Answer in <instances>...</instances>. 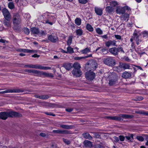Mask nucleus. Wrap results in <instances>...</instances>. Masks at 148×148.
Masks as SVG:
<instances>
[{"mask_svg": "<svg viewBox=\"0 0 148 148\" xmlns=\"http://www.w3.org/2000/svg\"><path fill=\"white\" fill-rule=\"evenodd\" d=\"M134 117L132 115H128L126 114H121L118 116H106L105 117L106 119L117 121H122L123 119H132Z\"/></svg>", "mask_w": 148, "mask_h": 148, "instance_id": "f257e3e1", "label": "nucleus"}, {"mask_svg": "<svg viewBox=\"0 0 148 148\" xmlns=\"http://www.w3.org/2000/svg\"><path fill=\"white\" fill-rule=\"evenodd\" d=\"M103 62L106 65L110 66H113L116 64L114 58L111 56H108L104 58Z\"/></svg>", "mask_w": 148, "mask_h": 148, "instance_id": "f03ea898", "label": "nucleus"}, {"mask_svg": "<svg viewBox=\"0 0 148 148\" xmlns=\"http://www.w3.org/2000/svg\"><path fill=\"white\" fill-rule=\"evenodd\" d=\"M48 39L53 43H55L58 41V38L56 34L52 31L50 30L48 32Z\"/></svg>", "mask_w": 148, "mask_h": 148, "instance_id": "7ed1b4c3", "label": "nucleus"}, {"mask_svg": "<svg viewBox=\"0 0 148 148\" xmlns=\"http://www.w3.org/2000/svg\"><path fill=\"white\" fill-rule=\"evenodd\" d=\"M21 21L20 15L18 13H14L12 16L13 24L15 25L19 24Z\"/></svg>", "mask_w": 148, "mask_h": 148, "instance_id": "20e7f679", "label": "nucleus"}, {"mask_svg": "<svg viewBox=\"0 0 148 148\" xmlns=\"http://www.w3.org/2000/svg\"><path fill=\"white\" fill-rule=\"evenodd\" d=\"M133 35L134 38H135V40L137 44L138 45H139L140 43L142 41V40L141 39V34L138 32L137 30H135Z\"/></svg>", "mask_w": 148, "mask_h": 148, "instance_id": "39448f33", "label": "nucleus"}, {"mask_svg": "<svg viewBox=\"0 0 148 148\" xmlns=\"http://www.w3.org/2000/svg\"><path fill=\"white\" fill-rule=\"evenodd\" d=\"M24 67H26L29 68L38 69L41 70L46 69V67L42 66L39 64H30L28 65H25L24 66Z\"/></svg>", "mask_w": 148, "mask_h": 148, "instance_id": "423d86ee", "label": "nucleus"}, {"mask_svg": "<svg viewBox=\"0 0 148 148\" xmlns=\"http://www.w3.org/2000/svg\"><path fill=\"white\" fill-rule=\"evenodd\" d=\"M2 11L5 19L8 20L11 19V15L8 9L4 8L2 10Z\"/></svg>", "mask_w": 148, "mask_h": 148, "instance_id": "0eeeda50", "label": "nucleus"}, {"mask_svg": "<svg viewBox=\"0 0 148 148\" xmlns=\"http://www.w3.org/2000/svg\"><path fill=\"white\" fill-rule=\"evenodd\" d=\"M95 74L92 72H86L85 74V77L86 78L89 80H92L95 78Z\"/></svg>", "mask_w": 148, "mask_h": 148, "instance_id": "6e6552de", "label": "nucleus"}, {"mask_svg": "<svg viewBox=\"0 0 148 148\" xmlns=\"http://www.w3.org/2000/svg\"><path fill=\"white\" fill-rule=\"evenodd\" d=\"M116 41L115 40H109L105 42V46L108 47L110 46H117Z\"/></svg>", "mask_w": 148, "mask_h": 148, "instance_id": "1a4fd4ad", "label": "nucleus"}, {"mask_svg": "<svg viewBox=\"0 0 148 148\" xmlns=\"http://www.w3.org/2000/svg\"><path fill=\"white\" fill-rule=\"evenodd\" d=\"M8 117H21L22 115L18 112L14 111H10L7 112Z\"/></svg>", "mask_w": 148, "mask_h": 148, "instance_id": "9d476101", "label": "nucleus"}, {"mask_svg": "<svg viewBox=\"0 0 148 148\" xmlns=\"http://www.w3.org/2000/svg\"><path fill=\"white\" fill-rule=\"evenodd\" d=\"M23 91H24L22 89L8 90L0 92V93L4 94L7 93L21 92H23Z\"/></svg>", "mask_w": 148, "mask_h": 148, "instance_id": "9b49d317", "label": "nucleus"}, {"mask_svg": "<svg viewBox=\"0 0 148 148\" xmlns=\"http://www.w3.org/2000/svg\"><path fill=\"white\" fill-rule=\"evenodd\" d=\"M130 67V64L127 63H119V66L117 67L118 69H119L120 68H122L123 69H129Z\"/></svg>", "mask_w": 148, "mask_h": 148, "instance_id": "f8f14e48", "label": "nucleus"}, {"mask_svg": "<svg viewBox=\"0 0 148 148\" xmlns=\"http://www.w3.org/2000/svg\"><path fill=\"white\" fill-rule=\"evenodd\" d=\"M86 65L89 66L90 67H91L93 69H95L97 67V64L95 61L91 60L87 63Z\"/></svg>", "mask_w": 148, "mask_h": 148, "instance_id": "ddd939ff", "label": "nucleus"}, {"mask_svg": "<svg viewBox=\"0 0 148 148\" xmlns=\"http://www.w3.org/2000/svg\"><path fill=\"white\" fill-rule=\"evenodd\" d=\"M72 72L73 75L76 77H79L82 74V72L80 69H73Z\"/></svg>", "mask_w": 148, "mask_h": 148, "instance_id": "4468645a", "label": "nucleus"}, {"mask_svg": "<svg viewBox=\"0 0 148 148\" xmlns=\"http://www.w3.org/2000/svg\"><path fill=\"white\" fill-rule=\"evenodd\" d=\"M66 71H69L73 67L72 64L69 62H65L64 63L62 66Z\"/></svg>", "mask_w": 148, "mask_h": 148, "instance_id": "2eb2a0df", "label": "nucleus"}, {"mask_svg": "<svg viewBox=\"0 0 148 148\" xmlns=\"http://www.w3.org/2000/svg\"><path fill=\"white\" fill-rule=\"evenodd\" d=\"M116 12L118 14H123L125 12V10L124 9V7H116Z\"/></svg>", "mask_w": 148, "mask_h": 148, "instance_id": "dca6fc26", "label": "nucleus"}, {"mask_svg": "<svg viewBox=\"0 0 148 148\" xmlns=\"http://www.w3.org/2000/svg\"><path fill=\"white\" fill-rule=\"evenodd\" d=\"M101 47H98L97 49L95 52H97L98 51V52L102 53L103 54H107V51L106 49L104 48H101Z\"/></svg>", "mask_w": 148, "mask_h": 148, "instance_id": "f3484780", "label": "nucleus"}, {"mask_svg": "<svg viewBox=\"0 0 148 148\" xmlns=\"http://www.w3.org/2000/svg\"><path fill=\"white\" fill-rule=\"evenodd\" d=\"M95 11L96 14L99 16H101L103 14V10L99 8L95 7Z\"/></svg>", "mask_w": 148, "mask_h": 148, "instance_id": "a211bd4d", "label": "nucleus"}, {"mask_svg": "<svg viewBox=\"0 0 148 148\" xmlns=\"http://www.w3.org/2000/svg\"><path fill=\"white\" fill-rule=\"evenodd\" d=\"M8 117L7 112H2L0 113V119L3 120L6 119Z\"/></svg>", "mask_w": 148, "mask_h": 148, "instance_id": "6ab92c4d", "label": "nucleus"}, {"mask_svg": "<svg viewBox=\"0 0 148 148\" xmlns=\"http://www.w3.org/2000/svg\"><path fill=\"white\" fill-rule=\"evenodd\" d=\"M116 48L115 47L111 48L109 49V52L114 56H116L118 54Z\"/></svg>", "mask_w": 148, "mask_h": 148, "instance_id": "aec40b11", "label": "nucleus"}, {"mask_svg": "<svg viewBox=\"0 0 148 148\" xmlns=\"http://www.w3.org/2000/svg\"><path fill=\"white\" fill-rule=\"evenodd\" d=\"M32 73L35 76H39L42 75H44L45 73H43L40 71L33 69L32 71Z\"/></svg>", "mask_w": 148, "mask_h": 148, "instance_id": "412c9836", "label": "nucleus"}, {"mask_svg": "<svg viewBox=\"0 0 148 148\" xmlns=\"http://www.w3.org/2000/svg\"><path fill=\"white\" fill-rule=\"evenodd\" d=\"M31 33L34 34H38L39 33V29L36 27H32L30 29Z\"/></svg>", "mask_w": 148, "mask_h": 148, "instance_id": "4be33fe9", "label": "nucleus"}, {"mask_svg": "<svg viewBox=\"0 0 148 148\" xmlns=\"http://www.w3.org/2000/svg\"><path fill=\"white\" fill-rule=\"evenodd\" d=\"M60 127L64 129H73L74 128V126L73 125H60Z\"/></svg>", "mask_w": 148, "mask_h": 148, "instance_id": "5701e85b", "label": "nucleus"}, {"mask_svg": "<svg viewBox=\"0 0 148 148\" xmlns=\"http://www.w3.org/2000/svg\"><path fill=\"white\" fill-rule=\"evenodd\" d=\"M121 16V19L125 21H128L130 17L129 14L127 13H124Z\"/></svg>", "mask_w": 148, "mask_h": 148, "instance_id": "b1692460", "label": "nucleus"}, {"mask_svg": "<svg viewBox=\"0 0 148 148\" xmlns=\"http://www.w3.org/2000/svg\"><path fill=\"white\" fill-rule=\"evenodd\" d=\"M131 73L127 72H124L122 74V77L125 79L129 78L131 77Z\"/></svg>", "mask_w": 148, "mask_h": 148, "instance_id": "393cba45", "label": "nucleus"}, {"mask_svg": "<svg viewBox=\"0 0 148 148\" xmlns=\"http://www.w3.org/2000/svg\"><path fill=\"white\" fill-rule=\"evenodd\" d=\"M83 137L86 139L89 140H91L92 139V137L88 133H84L82 134Z\"/></svg>", "mask_w": 148, "mask_h": 148, "instance_id": "a878e982", "label": "nucleus"}, {"mask_svg": "<svg viewBox=\"0 0 148 148\" xmlns=\"http://www.w3.org/2000/svg\"><path fill=\"white\" fill-rule=\"evenodd\" d=\"M83 143L86 147H91L92 146L91 142L88 140H85L84 141Z\"/></svg>", "mask_w": 148, "mask_h": 148, "instance_id": "bb28decb", "label": "nucleus"}, {"mask_svg": "<svg viewBox=\"0 0 148 148\" xmlns=\"http://www.w3.org/2000/svg\"><path fill=\"white\" fill-rule=\"evenodd\" d=\"M11 19L8 20L5 19L3 21V24L6 26L8 27L10 26L11 23L10 22Z\"/></svg>", "mask_w": 148, "mask_h": 148, "instance_id": "cd10ccee", "label": "nucleus"}, {"mask_svg": "<svg viewBox=\"0 0 148 148\" xmlns=\"http://www.w3.org/2000/svg\"><path fill=\"white\" fill-rule=\"evenodd\" d=\"M114 8L110 6H107L106 8V11L108 13H112L114 10Z\"/></svg>", "mask_w": 148, "mask_h": 148, "instance_id": "c85d7f7f", "label": "nucleus"}, {"mask_svg": "<svg viewBox=\"0 0 148 148\" xmlns=\"http://www.w3.org/2000/svg\"><path fill=\"white\" fill-rule=\"evenodd\" d=\"M34 96L36 98L41 99H45L46 98V96L45 95H35Z\"/></svg>", "mask_w": 148, "mask_h": 148, "instance_id": "c756f323", "label": "nucleus"}, {"mask_svg": "<svg viewBox=\"0 0 148 148\" xmlns=\"http://www.w3.org/2000/svg\"><path fill=\"white\" fill-rule=\"evenodd\" d=\"M92 55L91 54H90L89 55L87 56L84 57H75V58L74 59L76 60H79L82 59H86L89 57H92Z\"/></svg>", "mask_w": 148, "mask_h": 148, "instance_id": "7c9ffc66", "label": "nucleus"}, {"mask_svg": "<svg viewBox=\"0 0 148 148\" xmlns=\"http://www.w3.org/2000/svg\"><path fill=\"white\" fill-rule=\"evenodd\" d=\"M90 51V49L87 47L80 51V52L82 54H85Z\"/></svg>", "mask_w": 148, "mask_h": 148, "instance_id": "2f4dec72", "label": "nucleus"}, {"mask_svg": "<svg viewBox=\"0 0 148 148\" xmlns=\"http://www.w3.org/2000/svg\"><path fill=\"white\" fill-rule=\"evenodd\" d=\"M74 69H80L81 66L80 64L77 63H75L73 65H72Z\"/></svg>", "mask_w": 148, "mask_h": 148, "instance_id": "473e14b6", "label": "nucleus"}, {"mask_svg": "<svg viewBox=\"0 0 148 148\" xmlns=\"http://www.w3.org/2000/svg\"><path fill=\"white\" fill-rule=\"evenodd\" d=\"M125 138L128 140H132L134 139L133 134H128L127 135L125 136Z\"/></svg>", "mask_w": 148, "mask_h": 148, "instance_id": "72a5a7b5", "label": "nucleus"}, {"mask_svg": "<svg viewBox=\"0 0 148 148\" xmlns=\"http://www.w3.org/2000/svg\"><path fill=\"white\" fill-rule=\"evenodd\" d=\"M75 24L77 25H79L81 23V19L80 18H77L75 20Z\"/></svg>", "mask_w": 148, "mask_h": 148, "instance_id": "f704fd0d", "label": "nucleus"}, {"mask_svg": "<svg viewBox=\"0 0 148 148\" xmlns=\"http://www.w3.org/2000/svg\"><path fill=\"white\" fill-rule=\"evenodd\" d=\"M136 113L137 114H143L146 116H148V111H136Z\"/></svg>", "mask_w": 148, "mask_h": 148, "instance_id": "c9c22d12", "label": "nucleus"}, {"mask_svg": "<svg viewBox=\"0 0 148 148\" xmlns=\"http://www.w3.org/2000/svg\"><path fill=\"white\" fill-rule=\"evenodd\" d=\"M67 53L71 54L74 53L73 49L70 47H68L67 48Z\"/></svg>", "mask_w": 148, "mask_h": 148, "instance_id": "e433bc0d", "label": "nucleus"}, {"mask_svg": "<svg viewBox=\"0 0 148 148\" xmlns=\"http://www.w3.org/2000/svg\"><path fill=\"white\" fill-rule=\"evenodd\" d=\"M118 53L119 52H121V53H124L125 51H124L123 47H121V46H119L118 47L116 48Z\"/></svg>", "mask_w": 148, "mask_h": 148, "instance_id": "4c0bfd02", "label": "nucleus"}, {"mask_svg": "<svg viewBox=\"0 0 148 148\" xmlns=\"http://www.w3.org/2000/svg\"><path fill=\"white\" fill-rule=\"evenodd\" d=\"M77 35L79 36H81L83 34V30L82 29H77L76 31Z\"/></svg>", "mask_w": 148, "mask_h": 148, "instance_id": "58836bf2", "label": "nucleus"}, {"mask_svg": "<svg viewBox=\"0 0 148 148\" xmlns=\"http://www.w3.org/2000/svg\"><path fill=\"white\" fill-rule=\"evenodd\" d=\"M86 28L89 31L92 32L93 31V28L91 25L89 24H87L86 25Z\"/></svg>", "mask_w": 148, "mask_h": 148, "instance_id": "ea45409f", "label": "nucleus"}, {"mask_svg": "<svg viewBox=\"0 0 148 148\" xmlns=\"http://www.w3.org/2000/svg\"><path fill=\"white\" fill-rule=\"evenodd\" d=\"M47 107H49L51 108L57 107V105L56 104L50 103H47Z\"/></svg>", "mask_w": 148, "mask_h": 148, "instance_id": "a19ab883", "label": "nucleus"}, {"mask_svg": "<svg viewBox=\"0 0 148 148\" xmlns=\"http://www.w3.org/2000/svg\"><path fill=\"white\" fill-rule=\"evenodd\" d=\"M8 7L9 8L12 10L14 8V5L13 2H10L8 4Z\"/></svg>", "mask_w": 148, "mask_h": 148, "instance_id": "79ce46f5", "label": "nucleus"}, {"mask_svg": "<svg viewBox=\"0 0 148 148\" xmlns=\"http://www.w3.org/2000/svg\"><path fill=\"white\" fill-rule=\"evenodd\" d=\"M62 140L63 142L67 145H69L71 143V142L70 140L64 138H62Z\"/></svg>", "mask_w": 148, "mask_h": 148, "instance_id": "37998d69", "label": "nucleus"}, {"mask_svg": "<svg viewBox=\"0 0 148 148\" xmlns=\"http://www.w3.org/2000/svg\"><path fill=\"white\" fill-rule=\"evenodd\" d=\"M117 80L116 79H112L109 81V84L110 86H112L116 84Z\"/></svg>", "mask_w": 148, "mask_h": 148, "instance_id": "c03bdc74", "label": "nucleus"}, {"mask_svg": "<svg viewBox=\"0 0 148 148\" xmlns=\"http://www.w3.org/2000/svg\"><path fill=\"white\" fill-rule=\"evenodd\" d=\"M23 30L24 33L27 35H28L30 33V31L29 29L26 27L23 28Z\"/></svg>", "mask_w": 148, "mask_h": 148, "instance_id": "a18cd8bd", "label": "nucleus"}, {"mask_svg": "<svg viewBox=\"0 0 148 148\" xmlns=\"http://www.w3.org/2000/svg\"><path fill=\"white\" fill-rule=\"evenodd\" d=\"M71 131L67 130H62V134H71Z\"/></svg>", "mask_w": 148, "mask_h": 148, "instance_id": "49530a36", "label": "nucleus"}, {"mask_svg": "<svg viewBox=\"0 0 148 148\" xmlns=\"http://www.w3.org/2000/svg\"><path fill=\"white\" fill-rule=\"evenodd\" d=\"M72 37L71 36H69V39L67 42V44L69 46L72 43Z\"/></svg>", "mask_w": 148, "mask_h": 148, "instance_id": "de8ad7c7", "label": "nucleus"}, {"mask_svg": "<svg viewBox=\"0 0 148 148\" xmlns=\"http://www.w3.org/2000/svg\"><path fill=\"white\" fill-rule=\"evenodd\" d=\"M96 31L97 33L99 35H101L102 34L103 32L100 28H97L96 29Z\"/></svg>", "mask_w": 148, "mask_h": 148, "instance_id": "09e8293b", "label": "nucleus"}, {"mask_svg": "<svg viewBox=\"0 0 148 148\" xmlns=\"http://www.w3.org/2000/svg\"><path fill=\"white\" fill-rule=\"evenodd\" d=\"M143 37L147 38L148 37V32L147 31H144L143 32Z\"/></svg>", "mask_w": 148, "mask_h": 148, "instance_id": "8fccbe9b", "label": "nucleus"}, {"mask_svg": "<svg viewBox=\"0 0 148 148\" xmlns=\"http://www.w3.org/2000/svg\"><path fill=\"white\" fill-rule=\"evenodd\" d=\"M110 3V5H112V6H113L114 7H115L118 5V3L116 1H112Z\"/></svg>", "mask_w": 148, "mask_h": 148, "instance_id": "3c124183", "label": "nucleus"}, {"mask_svg": "<svg viewBox=\"0 0 148 148\" xmlns=\"http://www.w3.org/2000/svg\"><path fill=\"white\" fill-rule=\"evenodd\" d=\"M53 132L55 134H62V130H53Z\"/></svg>", "mask_w": 148, "mask_h": 148, "instance_id": "603ef678", "label": "nucleus"}, {"mask_svg": "<svg viewBox=\"0 0 148 148\" xmlns=\"http://www.w3.org/2000/svg\"><path fill=\"white\" fill-rule=\"evenodd\" d=\"M114 36L117 40H120L121 39V36L119 35H114Z\"/></svg>", "mask_w": 148, "mask_h": 148, "instance_id": "864d4df0", "label": "nucleus"}, {"mask_svg": "<svg viewBox=\"0 0 148 148\" xmlns=\"http://www.w3.org/2000/svg\"><path fill=\"white\" fill-rule=\"evenodd\" d=\"M49 146L50 148H56L57 147L56 145L53 143H51Z\"/></svg>", "mask_w": 148, "mask_h": 148, "instance_id": "5fc2aeb1", "label": "nucleus"}, {"mask_svg": "<svg viewBox=\"0 0 148 148\" xmlns=\"http://www.w3.org/2000/svg\"><path fill=\"white\" fill-rule=\"evenodd\" d=\"M79 3L82 4H85L87 2V0H78Z\"/></svg>", "mask_w": 148, "mask_h": 148, "instance_id": "6e6d98bb", "label": "nucleus"}, {"mask_svg": "<svg viewBox=\"0 0 148 148\" xmlns=\"http://www.w3.org/2000/svg\"><path fill=\"white\" fill-rule=\"evenodd\" d=\"M136 138L138 140L140 141H143L144 140L143 138L141 136H137Z\"/></svg>", "mask_w": 148, "mask_h": 148, "instance_id": "4d7b16f0", "label": "nucleus"}, {"mask_svg": "<svg viewBox=\"0 0 148 148\" xmlns=\"http://www.w3.org/2000/svg\"><path fill=\"white\" fill-rule=\"evenodd\" d=\"M54 77L53 74L51 73H47V77H49L51 78H52Z\"/></svg>", "mask_w": 148, "mask_h": 148, "instance_id": "13d9d810", "label": "nucleus"}, {"mask_svg": "<svg viewBox=\"0 0 148 148\" xmlns=\"http://www.w3.org/2000/svg\"><path fill=\"white\" fill-rule=\"evenodd\" d=\"M119 140L122 141H124L125 140V137L123 136L120 135L119 136Z\"/></svg>", "mask_w": 148, "mask_h": 148, "instance_id": "bf43d9fd", "label": "nucleus"}, {"mask_svg": "<svg viewBox=\"0 0 148 148\" xmlns=\"http://www.w3.org/2000/svg\"><path fill=\"white\" fill-rule=\"evenodd\" d=\"M124 9L125 10H127L128 11H131V8L129 7L128 6H125L124 7Z\"/></svg>", "mask_w": 148, "mask_h": 148, "instance_id": "052dcab7", "label": "nucleus"}, {"mask_svg": "<svg viewBox=\"0 0 148 148\" xmlns=\"http://www.w3.org/2000/svg\"><path fill=\"white\" fill-rule=\"evenodd\" d=\"M38 34L41 36H44L45 35V32L43 31H41L40 32H39V33Z\"/></svg>", "mask_w": 148, "mask_h": 148, "instance_id": "680f3d73", "label": "nucleus"}, {"mask_svg": "<svg viewBox=\"0 0 148 148\" xmlns=\"http://www.w3.org/2000/svg\"><path fill=\"white\" fill-rule=\"evenodd\" d=\"M114 139V141L116 142H118L119 141V138L118 137L115 136L113 137Z\"/></svg>", "mask_w": 148, "mask_h": 148, "instance_id": "e2e57ef3", "label": "nucleus"}, {"mask_svg": "<svg viewBox=\"0 0 148 148\" xmlns=\"http://www.w3.org/2000/svg\"><path fill=\"white\" fill-rule=\"evenodd\" d=\"M65 110L66 112H71L73 110V109L72 108H68L66 109Z\"/></svg>", "mask_w": 148, "mask_h": 148, "instance_id": "0e129e2a", "label": "nucleus"}, {"mask_svg": "<svg viewBox=\"0 0 148 148\" xmlns=\"http://www.w3.org/2000/svg\"><path fill=\"white\" fill-rule=\"evenodd\" d=\"M33 70V69H26L25 70V71L29 73H32Z\"/></svg>", "mask_w": 148, "mask_h": 148, "instance_id": "69168bd1", "label": "nucleus"}, {"mask_svg": "<svg viewBox=\"0 0 148 148\" xmlns=\"http://www.w3.org/2000/svg\"><path fill=\"white\" fill-rule=\"evenodd\" d=\"M146 140H147L145 144L146 145L148 146V135H145Z\"/></svg>", "mask_w": 148, "mask_h": 148, "instance_id": "338daca9", "label": "nucleus"}, {"mask_svg": "<svg viewBox=\"0 0 148 148\" xmlns=\"http://www.w3.org/2000/svg\"><path fill=\"white\" fill-rule=\"evenodd\" d=\"M95 148H103V147L100 145H98L96 146Z\"/></svg>", "mask_w": 148, "mask_h": 148, "instance_id": "774afa93", "label": "nucleus"}]
</instances>
